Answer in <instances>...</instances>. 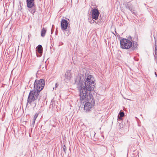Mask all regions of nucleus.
Segmentation results:
<instances>
[{
	"label": "nucleus",
	"instance_id": "obj_26",
	"mask_svg": "<svg viewBox=\"0 0 157 157\" xmlns=\"http://www.w3.org/2000/svg\"><path fill=\"white\" fill-rule=\"evenodd\" d=\"M63 44V43H62L61 44Z\"/></svg>",
	"mask_w": 157,
	"mask_h": 157
},
{
	"label": "nucleus",
	"instance_id": "obj_28",
	"mask_svg": "<svg viewBox=\"0 0 157 157\" xmlns=\"http://www.w3.org/2000/svg\"><path fill=\"white\" fill-rule=\"evenodd\" d=\"M71 2H72V0H71Z\"/></svg>",
	"mask_w": 157,
	"mask_h": 157
},
{
	"label": "nucleus",
	"instance_id": "obj_20",
	"mask_svg": "<svg viewBox=\"0 0 157 157\" xmlns=\"http://www.w3.org/2000/svg\"><path fill=\"white\" fill-rule=\"evenodd\" d=\"M95 22L97 24H98V23H99L100 21H98L97 22H96V21H95Z\"/></svg>",
	"mask_w": 157,
	"mask_h": 157
},
{
	"label": "nucleus",
	"instance_id": "obj_15",
	"mask_svg": "<svg viewBox=\"0 0 157 157\" xmlns=\"http://www.w3.org/2000/svg\"><path fill=\"white\" fill-rule=\"evenodd\" d=\"M155 55H157V44H156V43L155 42Z\"/></svg>",
	"mask_w": 157,
	"mask_h": 157
},
{
	"label": "nucleus",
	"instance_id": "obj_17",
	"mask_svg": "<svg viewBox=\"0 0 157 157\" xmlns=\"http://www.w3.org/2000/svg\"><path fill=\"white\" fill-rule=\"evenodd\" d=\"M35 121L36 120H34V119H33L32 123V125H34L35 123Z\"/></svg>",
	"mask_w": 157,
	"mask_h": 157
},
{
	"label": "nucleus",
	"instance_id": "obj_7",
	"mask_svg": "<svg viewBox=\"0 0 157 157\" xmlns=\"http://www.w3.org/2000/svg\"><path fill=\"white\" fill-rule=\"evenodd\" d=\"M61 27L62 30L64 31L66 30L68 27L67 21L64 19H62L61 21Z\"/></svg>",
	"mask_w": 157,
	"mask_h": 157
},
{
	"label": "nucleus",
	"instance_id": "obj_4",
	"mask_svg": "<svg viewBox=\"0 0 157 157\" xmlns=\"http://www.w3.org/2000/svg\"><path fill=\"white\" fill-rule=\"evenodd\" d=\"M40 99V95L34 94H33V93L32 94L29 93L28 98L27 105L28 103H29L32 107L34 108L36 105V100L38 99V101H39Z\"/></svg>",
	"mask_w": 157,
	"mask_h": 157
},
{
	"label": "nucleus",
	"instance_id": "obj_13",
	"mask_svg": "<svg viewBox=\"0 0 157 157\" xmlns=\"http://www.w3.org/2000/svg\"><path fill=\"white\" fill-rule=\"evenodd\" d=\"M46 32V29L44 28H43L41 31V36L42 37H44L45 36Z\"/></svg>",
	"mask_w": 157,
	"mask_h": 157
},
{
	"label": "nucleus",
	"instance_id": "obj_21",
	"mask_svg": "<svg viewBox=\"0 0 157 157\" xmlns=\"http://www.w3.org/2000/svg\"><path fill=\"white\" fill-rule=\"evenodd\" d=\"M68 33H67V35H68L70 34V33L69 31H68Z\"/></svg>",
	"mask_w": 157,
	"mask_h": 157
},
{
	"label": "nucleus",
	"instance_id": "obj_5",
	"mask_svg": "<svg viewBox=\"0 0 157 157\" xmlns=\"http://www.w3.org/2000/svg\"><path fill=\"white\" fill-rule=\"evenodd\" d=\"M34 0H26L27 6L28 10L32 13L33 14L36 11V6L34 2Z\"/></svg>",
	"mask_w": 157,
	"mask_h": 157
},
{
	"label": "nucleus",
	"instance_id": "obj_6",
	"mask_svg": "<svg viewBox=\"0 0 157 157\" xmlns=\"http://www.w3.org/2000/svg\"><path fill=\"white\" fill-rule=\"evenodd\" d=\"M99 12L97 9L94 8L91 11V15L93 19L97 20L99 16Z\"/></svg>",
	"mask_w": 157,
	"mask_h": 157
},
{
	"label": "nucleus",
	"instance_id": "obj_8",
	"mask_svg": "<svg viewBox=\"0 0 157 157\" xmlns=\"http://www.w3.org/2000/svg\"><path fill=\"white\" fill-rule=\"evenodd\" d=\"M125 7L129 10L132 13H134L133 5L130 2H125L124 4Z\"/></svg>",
	"mask_w": 157,
	"mask_h": 157
},
{
	"label": "nucleus",
	"instance_id": "obj_19",
	"mask_svg": "<svg viewBox=\"0 0 157 157\" xmlns=\"http://www.w3.org/2000/svg\"><path fill=\"white\" fill-rule=\"evenodd\" d=\"M59 85L57 83H56V85H55V89H56V88Z\"/></svg>",
	"mask_w": 157,
	"mask_h": 157
},
{
	"label": "nucleus",
	"instance_id": "obj_1",
	"mask_svg": "<svg viewBox=\"0 0 157 157\" xmlns=\"http://www.w3.org/2000/svg\"><path fill=\"white\" fill-rule=\"evenodd\" d=\"M92 75H89L85 77V81L83 78L80 77L75 81V83L79 90L80 99L82 101L86 100L87 102L84 105L85 110L88 111L91 110L95 104L94 98L92 95L91 91L94 89L95 83L91 80Z\"/></svg>",
	"mask_w": 157,
	"mask_h": 157
},
{
	"label": "nucleus",
	"instance_id": "obj_16",
	"mask_svg": "<svg viewBox=\"0 0 157 157\" xmlns=\"http://www.w3.org/2000/svg\"><path fill=\"white\" fill-rule=\"evenodd\" d=\"M63 151H64L65 153L66 154V147L65 146V145H63Z\"/></svg>",
	"mask_w": 157,
	"mask_h": 157
},
{
	"label": "nucleus",
	"instance_id": "obj_10",
	"mask_svg": "<svg viewBox=\"0 0 157 157\" xmlns=\"http://www.w3.org/2000/svg\"><path fill=\"white\" fill-rule=\"evenodd\" d=\"M124 112L122 111H121L118 116L117 120L118 121L122 119V117L124 116Z\"/></svg>",
	"mask_w": 157,
	"mask_h": 157
},
{
	"label": "nucleus",
	"instance_id": "obj_2",
	"mask_svg": "<svg viewBox=\"0 0 157 157\" xmlns=\"http://www.w3.org/2000/svg\"><path fill=\"white\" fill-rule=\"evenodd\" d=\"M128 39L122 38L120 41L121 48L123 49H129L131 52L137 49L138 44L137 43H134L132 38L130 36Z\"/></svg>",
	"mask_w": 157,
	"mask_h": 157
},
{
	"label": "nucleus",
	"instance_id": "obj_11",
	"mask_svg": "<svg viewBox=\"0 0 157 157\" xmlns=\"http://www.w3.org/2000/svg\"><path fill=\"white\" fill-rule=\"evenodd\" d=\"M40 70L42 71L43 72H44L46 70V66L45 64H42L40 65Z\"/></svg>",
	"mask_w": 157,
	"mask_h": 157
},
{
	"label": "nucleus",
	"instance_id": "obj_25",
	"mask_svg": "<svg viewBox=\"0 0 157 157\" xmlns=\"http://www.w3.org/2000/svg\"><path fill=\"white\" fill-rule=\"evenodd\" d=\"M112 33H113V34L114 35H115V34H114V33L112 32Z\"/></svg>",
	"mask_w": 157,
	"mask_h": 157
},
{
	"label": "nucleus",
	"instance_id": "obj_18",
	"mask_svg": "<svg viewBox=\"0 0 157 157\" xmlns=\"http://www.w3.org/2000/svg\"><path fill=\"white\" fill-rule=\"evenodd\" d=\"M54 26V25H52V29L51 30V33L52 34L53 32V30L52 29V28Z\"/></svg>",
	"mask_w": 157,
	"mask_h": 157
},
{
	"label": "nucleus",
	"instance_id": "obj_9",
	"mask_svg": "<svg viewBox=\"0 0 157 157\" xmlns=\"http://www.w3.org/2000/svg\"><path fill=\"white\" fill-rule=\"evenodd\" d=\"M36 49L37 52L40 54V55L39 56V57H40L41 56L43 52V48L42 45L39 44L37 47Z\"/></svg>",
	"mask_w": 157,
	"mask_h": 157
},
{
	"label": "nucleus",
	"instance_id": "obj_24",
	"mask_svg": "<svg viewBox=\"0 0 157 157\" xmlns=\"http://www.w3.org/2000/svg\"><path fill=\"white\" fill-rule=\"evenodd\" d=\"M95 21L93 20V21L92 22V23H94L95 22Z\"/></svg>",
	"mask_w": 157,
	"mask_h": 157
},
{
	"label": "nucleus",
	"instance_id": "obj_23",
	"mask_svg": "<svg viewBox=\"0 0 157 157\" xmlns=\"http://www.w3.org/2000/svg\"><path fill=\"white\" fill-rule=\"evenodd\" d=\"M115 33H116V34H117V32L116 31V29H115Z\"/></svg>",
	"mask_w": 157,
	"mask_h": 157
},
{
	"label": "nucleus",
	"instance_id": "obj_27",
	"mask_svg": "<svg viewBox=\"0 0 157 157\" xmlns=\"http://www.w3.org/2000/svg\"><path fill=\"white\" fill-rule=\"evenodd\" d=\"M63 44V43H62L61 44Z\"/></svg>",
	"mask_w": 157,
	"mask_h": 157
},
{
	"label": "nucleus",
	"instance_id": "obj_12",
	"mask_svg": "<svg viewBox=\"0 0 157 157\" xmlns=\"http://www.w3.org/2000/svg\"><path fill=\"white\" fill-rule=\"evenodd\" d=\"M71 73L69 71H67L65 74V78L68 79H70L71 77Z\"/></svg>",
	"mask_w": 157,
	"mask_h": 157
},
{
	"label": "nucleus",
	"instance_id": "obj_22",
	"mask_svg": "<svg viewBox=\"0 0 157 157\" xmlns=\"http://www.w3.org/2000/svg\"><path fill=\"white\" fill-rule=\"evenodd\" d=\"M155 75L156 77H157V74L156 72H155Z\"/></svg>",
	"mask_w": 157,
	"mask_h": 157
},
{
	"label": "nucleus",
	"instance_id": "obj_3",
	"mask_svg": "<svg viewBox=\"0 0 157 157\" xmlns=\"http://www.w3.org/2000/svg\"><path fill=\"white\" fill-rule=\"evenodd\" d=\"M45 84L44 79H36L34 83V89L30 90L29 93L40 95V92L44 88Z\"/></svg>",
	"mask_w": 157,
	"mask_h": 157
},
{
	"label": "nucleus",
	"instance_id": "obj_14",
	"mask_svg": "<svg viewBox=\"0 0 157 157\" xmlns=\"http://www.w3.org/2000/svg\"><path fill=\"white\" fill-rule=\"evenodd\" d=\"M39 114V113H36V114L33 117V119H34V120H36V118L38 117V116Z\"/></svg>",
	"mask_w": 157,
	"mask_h": 157
}]
</instances>
